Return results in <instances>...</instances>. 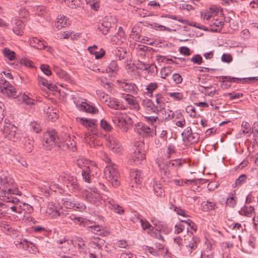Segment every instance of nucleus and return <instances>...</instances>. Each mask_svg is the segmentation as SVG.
Segmentation results:
<instances>
[{
	"mask_svg": "<svg viewBox=\"0 0 258 258\" xmlns=\"http://www.w3.org/2000/svg\"><path fill=\"white\" fill-rule=\"evenodd\" d=\"M0 130L3 137L10 141L17 142L21 140L22 137L21 131L7 119L5 120L4 124L2 126H0Z\"/></svg>",
	"mask_w": 258,
	"mask_h": 258,
	"instance_id": "1",
	"label": "nucleus"
},
{
	"mask_svg": "<svg viewBox=\"0 0 258 258\" xmlns=\"http://www.w3.org/2000/svg\"><path fill=\"white\" fill-rule=\"evenodd\" d=\"M43 146L46 150H50L55 146L61 147L60 139L54 130L47 131L44 134Z\"/></svg>",
	"mask_w": 258,
	"mask_h": 258,
	"instance_id": "2",
	"label": "nucleus"
},
{
	"mask_svg": "<svg viewBox=\"0 0 258 258\" xmlns=\"http://www.w3.org/2000/svg\"><path fill=\"white\" fill-rule=\"evenodd\" d=\"M113 121L123 132H126L133 123L131 117L127 114L120 112L116 113Z\"/></svg>",
	"mask_w": 258,
	"mask_h": 258,
	"instance_id": "3",
	"label": "nucleus"
},
{
	"mask_svg": "<svg viewBox=\"0 0 258 258\" xmlns=\"http://www.w3.org/2000/svg\"><path fill=\"white\" fill-rule=\"evenodd\" d=\"M9 202H12L15 204L13 206L5 205L4 203L0 202V215H3L6 213L11 214V212L21 214V206L20 201L16 197H8V199H5Z\"/></svg>",
	"mask_w": 258,
	"mask_h": 258,
	"instance_id": "4",
	"label": "nucleus"
},
{
	"mask_svg": "<svg viewBox=\"0 0 258 258\" xmlns=\"http://www.w3.org/2000/svg\"><path fill=\"white\" fill-rule=\"evenodd\" d=\"M82 171L83 180L87 183L92 182V177H97L99 175L100 170L92 162L86 163Z\"/></svg>",
	"mask_w": 258,
	"mask_h": 258,
	"instance_id": "5",
	"label": "nucleus"
},
{
	"mask_svg": "<svg viewBox=\"0 0 258 258\" xmlns=\"http://www.w3.org/2000/svg\"><path fill=\"white\" fill-rule=\"evenodd\" d=\"M104 174L113 187H116L120 185L119 173L115 165L107 166L104 169Z\"/></svg>",
	"mask_w": 258,
	"mask_h": 258,
	"instance_id": "6",
	"label": "nucleus"
},
{
	"mask_svg": "<svg viewBox=\"0 0 258 258\" xmlns=\"http://www.w3.org/2000/svg\"><path fill=\"white\" fill-rule=\"evenodd\" d=\"M74 103L77 108L80 111L91 114H96L98 112V109L87 99L80 98L77 100L75 99Z\"/></svg>",
	"mask_w": 258,
	"mask_h": 258,
	"instance_id": "7",
	"label": "nucleus"
},
{
	"mask_svg": "<svg viewBox=\"0 0 258 258\" xmlns=\"http://www.w3.org/2000/svg\"><path fill=\"white\" fill-rule=\"evenodd\" d=\"M20 193L15 185L10 184L8 181L4 184L2 189V194L4 195L3 200L8 199V197H16V195H20Z\"/></svg>",
	"mask_w": 258,
	"mask_h": 258,
	"instance_id": "8",
	"label": "nucleus"
},
{
	"mask_svg": "<svg viewBox=\"0 0 258 258\" xmlns=\"http://www.w3.org/2000/svg\"><path fill=\"white\" fill-rule=\"evenodd\" d=\"M183 141L190 144L197 143L200 139V135L197 132H193L190 126L187 127L181 134Z\"/></svg>",
	"mask_w": 258,
	"mask_h": 258,
	"instance_id": "9",
	"label": "nucleus"
},
{
	"mask_svg": "<svg viewBox=\"0 0 258 258\" xmlns=\"http://www.w3.org/2000/svg\"><path fill=\"white\" fill-rule=\"evenodd\" d=\"M210 28L205 27L203 26H197L195 24L192 25L190 24V25L193 26L196 28H198L200 29L204 30L205 31H210L211 32H218L220 31V30L222 29L224 23L222 21H219L218 19H213L210 22Z\"/></svg>",
	"mask_w": 258,
	"mask_h": 258,
	"instance_id": "10",
	"label": "nucleus"
},
{
	"mask_svg": "<svg viewBox=\"0 0 258 258\" xmlns=\"http://www.w3.org/2000/svg\"><path fill=\"white\" fill-rule=\"evenodd\" d=\"M117 85L126 92L134 94L136 92L137 86L134 83L126 80H117Z\"/></svg>",
	"mask_w": 258,
	"mask_h": 258,
	"instance_id": "11",
	"label": "nucleus"
},
{
	"mask_svg": "<svg viewBox=\"0 0 258 258\" xmlns=\"http://www.w3.org/2000/svg\"><path fill=\"white\" fill-rule=\"evenodd\" d=\"M30 44L34 48L37 49L42 50L47 48V51H51V48L48 46L47 43L43 40H40L37 37H32L29 40Z\"/></svg>",
	"mask_w": 258,
	"mask_h": 258,
	"instance_id": "12",
	"label": "nucleus"
},
{
	"mask_svg": "<svg viewBox=\"0 0 258 258\" xmlns=\"http://www.w3.org/2000/svg\"><path fill=\"white\" fill-rule=\"evenodd\" d=\"M106 145L110 150L114 153H120L122 151V148L117 140L113 137H109L107 138Z\"/></svg>",
	"mask_w": 258,
	"mask_h": 258,
	"instance_id": "13",
	"label": "nucleus"
},
{
	"mask_svg": "<svg viewBox=\"0 0 258 258\" xmlns=\"http://www.w3.org/2000/svg\"><path fill=\"white\" fill-rule=\"evenodd\" d=\"M142 143H139L138 145L135 147L134 152L132 156L133 160L136 164L141 163V161L145 159V154L144 151L142 149Z\"/></svg>",
	"mask_w": 258,
	"mask_h": 258,
	"instance_id": "14",
	"label": "nucleus"
},
{
	"mask_svg": "<svg viewBox=\"0 0 258 258\" xmlns=\"http://www.w3.org/2000/svg\"><path fill=\"white\" fill-rule=\"evenodd\" d=\"M156 162L160 172L165 176L169 177L171 175L170 162L169 161H164L160 159H157Z\"/></svg>",
	"mask_w": 258,
	"mask_h": 258,
	"instance_id": "15",
	"label": "nucleus"
},
{
	"mask_svg": "<svg viewBox=\"0 0 258 258\" xmlns=\"http://www.w3.org/2000/svg\"><path fill=\"white\" fill-rule=\"evenodd\" d=\"M141 105L145 110L146 114L154 113L157 114L155 103L150 99L142 100Z\"/></svg>",
	"mask_w": 258,
	"mask_h": 258,
	"instance_id": "16",
	"label": "nucleus"
},
{
	"mask_svg": "<svg viewBox=\"0 0 258 258\" xmlns=\"http://www.w3.org/2000/svg\"><path fill=\"white\" fill-rule=\"evenodd\" d=\"M93 193H90L86 195V200L92 204L98 206L101 204V197L100 195L97 193V189L93 188Z\"/></svg>",
	"mask_w": 258,
	"mask_h": 258,
	"instance_id": "17",
	"label": "nucleus"
},
{
	"mask_svg": "<svg viewBox=\"0 0 258 258\" xmlns=\"http://www.w3.org/2000/svg\"><path fill=\"white\" fill-rule=\"evenodd\" d=\"M106 204L110 209L118 214H123L124 212V209L111 198H108Z\"/></svg>",
	"mask_w": 258,
	"mask_h": 258,
	"instance_id": "18",
	"label": "nucleus"
},
{
	"mask_svg": "<svg viewBox=\"0 0 258 258\" xmlns=\"http://www.w3.org/2000/svg\"><path fill=\"white\" fill-rule=\"evenodd\" d=\"M71 221L76 225H79L84 227L88 226V223L89 222V221L87 219L82 217H77L74 214H70L69 220L66 222L71 223Z\"/></svg>",
	"mask_w": 258,
	"mask_h": 258,
	"instance_id": "19",
	"label": "nucleus"
},
{
	"mask_svg": "<svg viewBox=\"0 0 258 258\" xmlns=\"http://www.w3.org/2000/svg\"><path fill=\"white\" fill-rule=\"evenodd\" d=\"M72 244L78 248L80 252L87 253V249L86 246V241L81 237H76L75 239L71 240Z\"/></svg>",
	"mask_w": 258,
	"mask_h": 258,
	"instance_id": "20",
	"label": "nucleus"
},
{
	"mask_svg": "<svg viewBox=\"0 0 258 258\" xmlns=\"http://www.w3.org/2000/svg\"><path fill=\"white\" fill-rule=\"evenodd\" d=\"M84 141L91 148H95L99 145V142L96 140V136L94 135L90 134L89 133L84 134Z\"/></svg>",
	"mask_w": 258,
	"mask_h": 258,
	"instance_id": "21",
	"label": "nucleus"
},
{
	"mask_svg": "<svg viewBox=\"0 0 258 258\" xmlns=\"http://www.w3.org/2000/svg\"><path fill=\"white\" fill-rule=\"evenodd\" d=\"M130 179L132 187H134L138 184H140L141 182L140 171L134 169H131L130 170Z\"/></svg>",
	"mask_w": 258,
	"mask_h": 258,
	"instance_id": "22",
	"label": "nucleus"
},
{
	"mask_svg": "<svg viewBox=\"0 0 258 258\" xmlns=\"http://www.w3.org/2000/svg\"><path fill=\"white\" fill-rule=\"evenodd\" d=\"M199 241L198 238H193L191 241L189 242L188 245L186 246V248L184 253L185 256H191L194 253V251L197 248V242Z\"/></svg>",
	"mask_w": 258,
	"mask_h": 258,
	"instance_id": "23",
	"label": "nucleus"
},
{
	"mask_svg": "<svg viewBox=\"0 0 258 258\" xmlns=\"http://www.w3.org/2000/svg\"><path fill=\"white\" fill-rule=\"evenodd\" d=\"M155 108L157 114H159V112H162L165 107V99L161 94H157L156 95Z\"/></svg>",
	"mask_w": 258,
	"mask_h": 258,
	"instance_id": "24",
	"label": "nucleus"
},
{
	"mask_svg": "<svg viewBox=\"0 0 258 258\" xmlns=\"http://www.w3.org/2000/svg\"><path fill=\"white\" fill-rule=\"evenodd\" d=\"M22 146L27 153H31L33 149L34 141L32 138L26 136L23 137Z\"/></svg>",
	"mask_w": 258,
	"mask_h": 258,
	"instance_id": "25",
	"label": "nucleus"
},
{
	"mask_svg": "<svg viewBox=\"0 0 258 258\" xmlns=\"http://www.w3.org/2000/svg\"><path fill=\"white\" fill-rule=\"evenodd\" d=\"M13 31L16 34L22 36L23 34L24 25L21 20L15 19L14 20Z\"/></svg>",
	"mask_w": 258,
	"mask_h": 258,
	"instance_id": "26",
	"label": "nucleus"
},
{
	"mask_svg": "<svg viewBox=\"0 0 258 258\" xmlns=\"http://www.w3.org/2000/svg\"><path fill=\"white\" fill-rule=\"evenodd\" d=\"M70 25V21L64 16H59L57 20L55 23V26L60 30L62 28L68 27Z\"/></svg>",
	"mask_w": 258,
	"mask_h": 258,
	"instance_id": "27",
	"label": "nucleus"
},
{
	"mask_svg": "<svg viewBox=\"0 0 258 258\" xmlns=\"http://www.w3.org/2000/svg\"><path fill=\"white\" fill-rule=\"evenodd\" d=\"M106 105L110 108L114 109H125V106L120 103L115 98L110 99L109 100H105Z\"/></svg>",
	"mask_w": 258,
	"mask_h": 258,
	"instance_id": "28",
	"label": "nucleus"
},
{
	"mask_svg": "<svg viewBox=\"0 0 258 258\" xmlns=\"http://www.w3.org/2000/svg\"><path fill=\"white\" fill-rule=\"evenodd\" d=\"M1 92L8 97L16 98L19 96L15 87L10 84H9L7 87L3 88Z\"/></svg>",
	"mask_w": 258,
	"mask_h": 258,
	"instance_id": "29",
	"label": "nucleus"
},
{
	"mask_svg": "<svg viewBox=\"0 0 258 258\" xmlns=\"http://www.w3.org/2000/svg\"><path fill=\"white\" fill-rule=\"evenodd\" d=\"M124 32L121 27L119 28L117 34H115L111 39V41L114 44H119L125 40Z\"/></svg>",
	"mask_w": 258,
	"mask_h": 258,
	"instance_id": "30",
	"label": "nucleus"
},
{
	"mask_svg": "<svg viewBox=\"0 0 258 258\" xmlns=\"http://www.w3.org/2000/svg\"><path fill=\"white\" fill-rule=\"evenodd\" d=\"M111 27V24L108 21H103L102 22H99L97 24V29L104 35L108 33Z\"/></svg>",
	"mask_w": 258,
	"mask_h": 258,
	"instance_id": "31",
	"label": "nucleus"
},
{
	"mask_svg": "<svg viewBox=\"0 0 258 258\" xmlns=\"http://www.w3.org/2000/svg\"><path fill=\"white\" fill-rule=\"evenodd\" d=\"M221 78L222 79L223 86L226 88H228L231 86V85L229 83L230 82L239 83L241 81V79L240 78L231 77L230 76H221Z\"/></svg>",
	"mask_w": 258,
	"mask_h": 258,
	"instance_id": "32",
	"label": "nucleus"
},
{
	"mask_svg": "<svg viewBox=\"0 0 258 258\" xmlns=\"http://www.w3.org/2000/svg\"><path fill=\"white\" fill-rule=\"evenodd\" d=\"M202 210L204 212H210L218 208L215 202L210 201L203 202L201 204Z\"/></svg>",
	"mask_w": 258,
	"mask_h": 258,
	"instance_id": "33",
	"label": "nucleus"
},
{
	"mask_svg": "<svg viewBox=\"0 0 258 258\" xmlns=\"http://www.w3.org/2000/svg\"><path fill=\"white\" fill-rule=\"evenodd\" d=\"M123 98L127 103L132 106L133 108L136 110L140 109V106L137 101L134 99L132 95L126 94L122 96Z\"/></svg>",
	"mask_w": 258,
	"mask_h": 258,
	"instance_id": "34",
	"label": "nucleus"
},
{
	"mask_svg": "<svg viewBox=\"0 0 258 258\" xmlns=\"http://www.w3.org/2000/svg\"><path fill=\"white\" fill-rule=\"evenodd\" d=\"M76 120L80 122L82 125L86 127H94L95 125V120L94 119H90L82 117H77Z\"/></svg>",
	"mask_w": 258,
	"mask_h": 258,
	"instance_id": "35",
	"label": "nucleus"
},
{
	"mask_svg": "<svg viewBox=\"0 0 258 258\" xmlns=\"http://www.w3.org/2000/svg\"><path fill=\"white\" fill-rule=\"evenodd\" d=\"M89 244L91 247H97L99 249L104 246V240L98 237H93Z\"/></svg>",
	"mask_w": 258,
	"mask_h": 258,
	"instance_id": "36",
	"label": "nucleus"
},
{
	"mask_svg": "<svg viewBox=\"0 0 258 258\" xmlns=\"http://www.w3.org/2000/svg\"><path fill=\"white\" fill-rule=\"evenodd\" d=\"M254 209L252 206L247 207L244 206L238 212L239 214L241 216L250 217L252 216V213H254Z\"/></svg>",
	"mask_w": 258,
	"mask_h": 258,
	"instance_id": "37",
	"label": "nucleus"
},
{
	"mask_svg": "<svg viewBox=\"0 0 258 258\" xmlns=\"http://www.w3.org/2000/svg\"><path fill=\"white\" fill-rule=\"evenodd\" d=\"M175 116L174 122L175 124L178 127H183L185 124V120L183 114L179 112H177Z\"/></svg>",
	"mask_w": 258,
	"mask_h": 258,
	"instance_id": "38",
	"label": "nucleus"
},
{
	"mask_svg": "<svg viewBox=\"0 0 258 258\" xmlns=\"http://www.w3.org/2000/svg\"><path fill=\"white\" fill-rule=\"evenodd\" d=\"M137 29V27H134L133 28L131 34H130V37L136 41L145 43V39L142 38Z\"/></svg>",
	"mask_w": 258,
	"mask_h": 258,
	"instance_id": "39",
	"label": "nucleus"
},
{
	"mask_svg": "<svg viewBox=\"0 0 258 258\" xmlns=\"http://www.w3.org/2000/svg\"><path fill=\"white\" fill-rule=\"evenodd\" d=\"M57 243L61 246H59V248L63 249L62 251L66 252L69 250L72 247V243L71 242V240L66 239L65 238L62 239H59L57 241Z\"/></svg>",
	"mask_w": 258,
	"mask_h": 258,
	"instance_id": "40",
	"label": "nucleus"
},
{
	"mask_svg": "<svg viewBox=\"0 0 258 258\" xmlns=\"http://www.w3.org/2000/svg\"><path fill=\"white\" fill-rule=\"evenodd\" d=\"M162 114V118L165 120H170L173 119L175 116L174 112L169 109H163L162 112H159V114Z\"/></svg>",
	"mask_w": 258,
	"mask_h": 258,
	"instance_id": "41",
	"label": "nucleus"
},
{
	"mask_svg": "<svg viewBox=\"0 0 258 258\" xmlns=\"http://www.w3.org/2000/svg\"><path fill=\"white\" fill-rule=\"evenodd\" d=\"M226 203L227 206L230 207H234L237 203V198L235 194L230 193L228 198L227 199Z\"/></svg>",
	"mask_w": 258,
	"mask_h": 258,
	"instance_id": "42",
	"label": "nucleus"
},
{
	"mask_svg": "<svg viewBox=\"0 0 258 258\" xmlns=\"http://www.w3.org/2000/svg\"><path fill=\"white\" fill-rule=\"evenodd\" d=\"M3 53L5 57L9 60L12 61L16 58V53L8 48H5L3 49Z\"/></svg>",
	"mask_w": 258,
	"mask_h": 258,
	"instance_id": "43",
	"label": "nucleus"
},
{
	"mask_svg": "<svg viewBox=\"0 0 258 258\" xmlns=\"http://www.w3.org/2000/svg\"><path fill=\"white\" fill-rule=\"evenodd\" d=\"M118 69L119 67L117 62L115 60H113L109 63L106 70L108 73H111L112 75H114L117 73Z\"/></svg>",
	"mask_w": 258,
	"mask_h": 258,
	"instance_id": "44",
	"label": "nucleus"
},
{
	"mask_svg": "<svg viewBox=\"0 0 258 258\" xmlns=\"http://www.w3.org/2000/svg\"><path fill=\"white\" fill-rule=\"evenodd\" d=\"M126 49L123 47H119L115 51V55L119 60L124 59L126 57Z\"/></svg>",
	"mask_w": 258,
	"mask_h": 258,
	"instance_id": "45",
	"label": "nucleus"
},
{
	"mask_svg": "<svg viewBox=\"0 0 258 258\" xmlns=\"http://www.w3.org/2000/svg\"><path fill=\"white\" fill-rule=\"evenodd\" d=\"M153 188L154 192L157 196H162L163 193V189L162 188L160 183L156 181H155L153 184Z\"/></svg>",
	"mask_w": 258,
	"mask_h": 258,
	"instance_id": "46",
	"label": "nucleus"
},
{
	"mask_svg": "<svg viewBox=\"0 0 258 258\" xmlns=\"http://www.w3.org/2000/svg\"><path fill=\"white\" fill-rule=\"evenodd\" d=\"M148 233L152 237L161 240L162 242L164 241L163 236L161 235L160 231L157 229H154V228H152V229H150V231Z\"/></svg>",
	"mask_w": 258,
	"mask_h": 258,
	"instance_id": "47",
	"label": "nucleus"
},
{
	"mask_svg": "<svg viewBox=\"0 0 258 258\" xmlns=\"http://www.w3.org/2000/svg\"><path fill=\"white\" fill-rule=\"evenodd\" d=\"M142 132H143L144 135L152 136L155 134V132L153 129L151 128L148 126L143 124L142 125L140 128Z\"/></svg>",
	"mask_w": 258,
	"mask_h": 258,
	"instance_id": "48",
	"label": "nucleus"
},
{
	"mask_svg": "<svg viewBox=\"0 0 258 258\" xmlns=\"http://www.w3.org/2000/svg\"><path fill=\"white\" fill-rule=\"evenodd\" d=\"M87 5H89L91 9L98 11L100 7V0H85Z\"/></svg>",
	"mask_w": 258,
	"mask_h": 258,
	"instance_id": "49",
	"label": "nucleus"
},
{
	"mask_svg": "<svg viewBox=\"0 0 258 258\" xmlns=\"http://www.w3.org/2000/svg\"><path fill=\"white\" fill-rule=\"evenodd\" d=\"M74 179L73 181L70 182V184L68 185L67 187L71 189L72 191L75 192L79 191L80 189V185L77 182V178H73Z\"/></svg>",
	"mask_w": 258,
	"mask_h": 258,
	"instance_id": "50",
	"label": "nucleus"
},
{
	"mask_svg": "<svg viewBox=\"0 0 258 258\" xmlns=\"http://www.w3.org/2000/svg\"><path fill=\"white\" fill-rule=\"evenodd\" d=\"M170 162V167H174L178 168L183 165L185 163V160L182 159H176L169 161Z\"/></svg>",
	"mask_w": 258,
	"mask_h": 258,
	"instance_id": "51",
	"label": "nucleus"
},
{
	"mask_svg": "<svg viewBox=\"0 0 258 258\" xmlns=\"http://www.w3.org/2000/svg\"><path fill=\"white\" fill-rule=\"evenodd\" d=\"M130 219L134 223L138 222L140 223L142 220L141 216L136 211H133L131 212L130 216Z\"/></svg>",
	"mask_w": 258,
	"mask_h": 258,
	"instance_id": "52",
	"label": "nucleus"
},
{
	"mask_svg": "<svg viewBox=\"0 0 258 258\" xmlns=\"http://www.w3.org/2000/svg\"><path fill=\"white\" fill-rule=\"evenodd\" d=\"M158 87V84L157 83H151L149 84L146 88V90L147 91L146 93L148 96H151L152 95V93L154 91H155Z\"/></svg>",
	"mask_w": 258,
	"mask_h": 258,
	"instance_id": "53",
	"label": "nucleus"
},
{
	"mask_svg": "<svg viewBox=\"0 0 258 258\" xmlns=\"http://www.w3.org/2000/svg\"><path fill=\"white\" fill-rule=\"evenodd\" d=\"M34 9L35 14L39 16H44L46 13V9L44 6H37Z\"/></svg>",
	"mask_w": 258,
	"mask_h": 258,
	"instance_id": "54",
	"label": "nucleus"
},
{
	"mask_svg": "<svg viewBox=\"0 0 258 258\" xmlns=\"http://www.w3.org/2000/svg\"><path fill=\"white\" fill-rule=\"evenodd\" d=\"M149 114H147V115L144 116V120L148 123L154 125V123L158 119V117L157 115H149Z\"/></svg>",
	"mask_w": 258,
	"mask_h": 258,
	"instance_id": "55",
	"label": "nucleus"
},
{
	"mask_svg": "<svg viewBox=\"0 0 258 258\" xmlns=\"http://www.w3.org/2000/svg\"><path fill=\"white\" fill-rule=\"evenodd\" d=\"M59 210H56V208L51 206L50 207H48L46 210V213L48 214L53 218H56L58 217V213Z\"/></svg>",
	"mask_w": 258,
	"mask_h": 258,
	"instance_id": "56",
	"label": "nucleus"
},
{
	"mask_svg": "<svg viewBox=\"0 0 258 258\" xmlns=\"http://www.w3.org/2000/svg\"><path fill=\"white\" fill-rule=\"evenodd\" d=\"M16 245L19 248H22L26 250H29V247L31 245H32V243L26 239H23L18 243L16 244Z\"/></svg>",
	"mask_w": 258,
	"mask_h": 258,
	"instance_id": "57",
	"label": "nucleus"
},
{
	"mask_svg": "<svg viewBox=\"0 0 258 258\" xmlns=\"http://www.w3.org/2000/svg\"><path fill=\"white\" fill-rule=\"evenodd\" d=\"M168 94L175 101H180L183 98V94L181 92H169Z\"/></svg>",
	"mask_w": 258,
	"mask_h": 258,
	"instance_id": "58",
	"label": "nucleus"
},
{
	"mask_svg": "<svg viewBox=\"0 0 258 258\" xmlns=\"http://www.w3.org/2000/svg\"><path fill=\"white\" fill-rule=\"evenodd\" d=\"M22 99L23 101L28 105H34L36 102L34 99H32L25 93L22 96Z\"/></svg>",
	"mask_w": 258,
	"mask_h": 258,
	"instance_id": "59",
	"label": "nucleus"
},
{
	"mask_svg": "<svg viewBox=\"0 0 258 258\" xmlns=\"http://www.w3.org/2000/svg\"><path fill=\"white\" fill-rule=\"evenodd\" d=\"M72 9H76L80 5L79 0H63Z\"/></svg>",
	"mask_w": 258,
	"mask_h": 258,
	"instance_id": "60",
	"label": "nucleus"
},
{
	"mask_svg": "<svg viewBox=\"0 0 258 258\" xmlns=\"http://www.w3.org/2000/svg\"><path fill=\"white\" fill-rule=\"evenodd\" d=\"M69 178H70V179L71 178L72 175L68 173L64 172L59 175L58 181L64 185L67 180H68Z\"/></svg>",
	"mask_w": 258,
	"mask_h": 258,
	"instance_id": "61",
	"label": "nucleus"
},
{
	"mask_svg": "<svg viewBox=\"0 0 258 258\" xmlns=\"http://www.w3.org/2000/svg\"><path fill=\"white\" fill-rule=\"evenodd\" d=\"M86 209L85 205L78 201H74V209L75 210L79 211H83Z\"/></svg>",
	"mask_w": 258,
	"mask_h": 258,
	"instance_id": "62",
	"label": "nucleus"
},
{
	"mask_svg": "<svg viewBox=\"0 0 258 258\" xmlns=\"http://www.w3.org/2000/svg\"><path fill=\"white\" fill-rule=\"evenodd\" d=\"M31 130L36 133H38L41 130V126L39 123L37 122H32L30 124Z\"/></svg>",
	"mask_w": 258,
	"mask_h": 258,
	"instance_id": "63",
	"label": "nucleus"
},
{
	"mask_svg": "<svg viewBox=\"0 0 258 258\" xmlns=\"http://www.w3.org/2000/svg\"><path fill=\"white\" fill-rule=\"evenodd\" d=\"M176 152V148L175 146L172 144L168 146L167 151L166 154V157L167 159H169L171 157V155Z\"/></svg>",
	"mask_w": 258,
	"mask_h": 258,
	"instance_id": "64",
	"label": "nucleus"
}]
</instances>
